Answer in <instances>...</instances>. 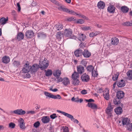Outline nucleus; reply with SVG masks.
<instances>
[{
	"label": "nucleus",
	"instance_id": "nucleus-1",
	"mask_svg": "<svg viewBox=\"0 0 132 132\" xmlns=\"http://www.w3.org/2000/svg\"><path fill=\"white\" fill-rule=\"evenodd\" d=\"M64 35L70 38L76 39L77 37L73 34L72 30L70 28L65 29L64 32Z\"/></svg>",
	"mask_w": 132,
	"mask_h": 132
},
{
	"label": "nucleus",
	"instance_id": "nucleus-2",
	"mask_svg": "<svg viewBox=\"0 0 132 132\" xmlns=\"http://www.w3.org/2000/svg\"><path fill=\"white\" fill-rule=\"evenodd\" d=\"M49 64L48 61L45 58L43 61L40 62V67L42 70L45 69L48 67Z\"/></svg>",
	"mask_w": 132,
	"mask_h": 132
},
{
	"label": "nucleus",
	"instance_id": "nucleus-3",
	"mask_svg": "<svg viewBox=\"0 0 132 132\" xmlns=\"http://www.w3.org/2000/svg\"><path fill=\"white\" fill-rule=\"evenodd\" d=\"M12 113L19 115H22L25 114L26 112L25 111L23 110L22 109H19L12 111Z\"/></svg>",
	"mask_w": 132,
	"mask_h": 132
},
{
	"label": "nucleus",
	"instance_id": "nucleus-4",
	"mask_svg": "<svg viewBox=\"0 0 132 132\" xmlns=\"http://www.w3.org/2000/svg\"><path fill=\"white\" fill-rule=\"evenodd\" d=\"M63 28L62 24L59 23L55 25L54 27L53 30L56 32L57 31L61 30Z\"/></svg>",
	"mask_w": 132,
	"mask_h": 132
},
{
	"label": "nucleus",
	"instance_id": "nucleus-5",
	"mask_svg": "<svg viewBox=\"0 0 132 132\" xmlns=\"http://www.w3.org/2000/svg\"><path fill=\"white\" fill-rule=\"evenodd\" d=\"M19 125L20 128L22 129H24L26 127L25 125V123H24V120L22 118H20L18 121Z\"/></svg>",
	"mask_w": 132,
	"mask_h": 132
},
{
	"label": "nucleus",
	"instance_id": "nucleus-6",
	"mask_svg": "<svg viewBox=\"0 0 132 132\" xmlns=\"http://www.w3.org/2000/svg\"><path fill=\"white\" fill-rule=\"evenodd\" d=\"M30 67L29 64L26 63L24 65V67L22 70V71L24 73H28L30 71Z\"/></svg>",
	"mask_w": 132,
	"mask_h": 132
},
{
	"label": "nucleus",
	"instance_id": "nucleus-7",
	"mask_svg": "<svg viewBox=\"0 0 132 132\" xmlns=\"http://www.w3.org/2000/svg\"><path fill=\"white\" fill-rule=\"evenodd\" d=\"M81 79L83 81L87 82L89 81L90 78L88 75L84 73L81 76Z\"/></svg>",
	"mask_w": 132,
	"mask_h": 132
},
{
	"label": "nucleus",
	"instance_id": "nucleus-8",
	"mask_svg": "<svg viewBox=\"0 0 132 132\" xmlns=\"http://www.w3.org/2000/svg\"><path fill=\"white\" fill-rule=\"evenodd\" d=\"M34 33L31 30H28L25 33L26 36L28 38H30L34 36Z\"/></svg>",
	"mask_w": 132,
	"mask_h": 132
},
{
	"label": "nucleus",
	"instance_id": "nucleus-9",
	"mask_svg": "<svg viewBox=\"0 0 132 132\" xmlns=\"http://www.w3.org/2000/svg\"><path fill=\"white\" fill-rule=\"evenodd\" d=\"M30 71L32 72H35L37 71V69L39 68V65L38 64H34L31 67L30 66Z\"/></svg>",
	"mask_w": 132,
	"mask_h": 132
},
{
	"label": "nucleus",
	"instance_id": "nucleus-10",
	"mask_svg": "<svg viewBox=\"0 0 132 132\" xmlns=\"http://www.w3.org/2000/svg\"><path fill=\"white\" fill-rule=\"evenodd\" d=\"M111 45H117L119 43L118 39L116 37H114L111 39Z\"/></svg>",
	"mask_w": 132,
	"mask_h": 132
},
{
	"label": "nucleus",
	"instance_id": "nucleus-11",
	"mask_svg": "<svg viewBox=\"0 0 132 132\" xmlns=\"http://www.w3.org/2000/svg\"><path fill=\"white\" fill-rule=\"evenodd\" d=\"M24 35L21 32H19L18 33L16 39L18 41H20L23 39L24 38Z\"/></svg>",
	"mask_w": 132,
	"mask_h": 132
},
{
	"label": "nucleus",
	"instance_id": "nucleus-12",
	"mask_svg": "<svg viewBox=\"0 0 132 132\" xmlns=\"http://www.w3.org/2000/svg\"><path fill=\"white\" fill-rule=\"evenodd\" d=\"M77 73L79 74H82L84 71V68L81 65L78 66L77 67Z\"/></svg>",
	"mask_w": 132,
	"mask_h": 132
},
{
	"label": "nucleus",
	"instance_id": "nucleus-13",
	"mask_svg": "<svg viewBox=\"0 0 132 132\" xmlns=\"http://www.w3.org/2000/svg\"><path fill=\"white\" fill-rule=\"evenodd\" d=\"M50 118L47 116H44L42 117V121L44 123H47L49 122Z\"/></svg>",
	"mask_w": 132,
	"mask_h": 132
},
{
	"label": "nucleus",
	"instance_id": "nucleus-14",
	"mask_svg": "<svg viewBox=\"0 0 132 132\" xmlns=\"http://www.w3.org/2000/svg\"><path fill=\"white\" fill-rule=\"evenodd\" d=\"M124 93L122 91H119L117 92L116 97L120 99L124 97Z\"/></svg>",
	"mask_w": 132,
	"mask_h": 132
},
{
	"label": "nucleus",
	"instance_id": "nucleus-15",
	"mask_svg": "<svg viewBox=\"0 0 132 132\" xmlns=\"http://www.w3.org/2000/svg\"><path fill=\"white\" fill-rule=\"evenodd\" d=\"M87 106L93 109L96 110L98 108L97 105L94 103H88L87 104Z\"/></svg>",
	"mask_w": 132,
	"mask_h": 132
},
{
	"label": "nucleus",
	"instance_id": "nucleus-16",
	"mask_svg": "<svg viewBox=\"0 0 132 132\" xmlns=\"http://www.w3.org/2000/svg\"><path fill=\"white\" fill-rule=\"evenodd\" d=\"M82 51L81 49H79L75 52L74 54L76 56L79 57L82 55Z\"/></svg>",
	"mask_w": 132,
	"mask_h": 132
},
{
	"label": "nucleus",
	"instance_id": "nucleus-17",
	"mask_svg": "<svg viewBox=\"0 0 132 132\" xmlns=\"http://www.w3.org/2000/svg\"><path fill=\"white\" fill-rule=\"evenodd\" d=\"M62 83L64 86H67L70 84V81L69 79L66 77L63 78Z\"/></svg>",
	"mask_w": 132,
	"mask_h": 132
},
{
	"label": "nucleus",
	"instance_id": "nucleus-18",
	"mask_svg": "<svg viewBox=\"0 0 132 132\" xmlns=\"http://www.w3.org/2000/svg\"><path fill=\"white\" fill-rule=\"evenodd\" d=\"M10 61V58L9 57L5 56L2 59V61L4 63L7 64Z\"/></svg>",
	"mask_w": 132,
	"mask_h": 132
},
{
	"label": "nucleus",
	"instance_id": "nucleus-19",
	"mask_svg": "<svg viewBox=\"0 0 132 132\" xmlns=\"http://www.w3.org/2000/svg\"><path fill=\"white\" fill-rule=\"evenodd\" d=\"M125 85V81L123 80H121L118 82L117 83V85L120 87H124Z\"/></svg>",
	"mask_w": 132,
	"mask_h": 132
},
{
	"label": "nucleus",
	"instance_id": "nucleus-20",
	"mask_svg": "<svg viewBox=\"0 0 132 132\" xmlns=\"http://www.w3.org/2000/svg\"><path fill=\"white\" fill-rule=\"evenodd\" d=\"M61 73L60 70H54L53 73V75L56 77H59Z\"/></svg>",
	"mask_w": 132,
	"mask_h": 132
},
{
	"label": "nucleus",
	"instance_id": "nucleus-21",
	"mask_svg": "<svg viewBox=\"0 0 132 132\" xmlns=\"http://www.w3.org/2000/svg\"><path fill=\"white\" fill-rule=\"evenodd\" d=\"M105 3L102 1H100L98 2L97 4V6L99 9H103L105 7Z\"/></svg>",
	"mask_w": 132,
	"mask_h": 132
},
{
	"label": "nucleus",
	"instance_id": "nucleus-22",
	"mask_svg": "<svg viewBox=\"0 0 132 132\" xmlns=\"http://www.w3.org/2000/svg\"><path fill=\"white\" fill-rule=\"evenodd\" d=\"M130 120L128 118H124L122 119V124L123 125H126L127 126L130 123Z\"/></svg>",
	"mask_w": 132,
	"mask_h": 132
},
{
	"label": "nucleus",
	"instance_id": "nucleus-23",
	"mask_svg": "<svg viewBox=\"0 0 132 132\" xmlns=\"http://www.w3.org/2000/svg\"><path fill=\"white\" fill-rule=\"evenodd\" d=\"M113 109V106L111 105V103H109L106 109V113L112 112Z\"/></svg>",
	"mask_w": 132,
	"mask_h": 132
},
{
	"label": "nucleus",
	"instance_id": "nucleus-24",
	"mask_svg": "<svg viewBox=\"0 0 132 132\" xmlns=\"http://www.w3.org/2000/svg\"><path fill=\"white\" fill-rule=\"evenodd\" d=\"M115 8L113 5L109 6L108 9V11L110 13H113L115 11Z\"/></svg>",
	"mask_w": 132,
	"mask_h": 132
},
{
	"label": "nucleus",
	"instance_id": "nucleus-25",
	"mask_svg": "<svg viewBox=\"0 0 132 132\" xmlns=\"http://www.w3.org/2000/svg\"><path fill=\"white\" fill-rule=\"evenodd\" d=\"M115 112L117 114H120L122 112V108L120 107H119L115 109Z\"/></svg>",
	"mask_w": 132,
	"mask_h": 132
},
{
	"label": "nucleus",
	"instance_id": "nucleus-26",
	"mask_svg": "<svg viewBox=\"0 0 132 132\" xmlns=\"http://www.w3.org/2000/svg\"><path fill=\"white\" fill-rule=\"evenodd\" d=\"M83 55L85 57H88L91 55V53L87 50H85L84 52L82 53Z\"/></svg>",
	"mask_w": 132,
	"mask_h": 132
},
{
	"label": "nucleus",
	"instance_id": "nucleus-27",
	"mask_svg": "<svg viewBox=\"0 0 132 132\" xmlns=\"http://www.w3.org/2000/svg\"><path fill=\"white\" fill-rule=\"evenodd\" d=\"M8 20V18H5L4 17H2L0 19V23L2 24H4L6 23Z\"/></svg>",
	"mask_w": 132,
	"mask_h": 132
},
{
	"label": "nucleus",
	"instance_id": "nucleus-28",
	"mask_svg": "<svg viewBox=\"0 0 132 132\" xmlns=\"http://www.w3.org/2000/svg\"><path fill=\"white\" fill-rule=\"evenodd\" d=\"M121 10L123 13H127L129 9L126 6H123L121 7Z\"/></svg>",
	"mask_w": 132,
	"mask_h": 132
},
{
	"label": "nucleus",
	"instance_id": "nucleus-29",
	"mask_svg": "<svg viewBox=\"0 0 132 132\" xmlns=\"http://www.w3.org/2000/svg\"><path fill=\"white\" fill-rule=\"evenodd\" d=\"M103 96L105 99L106 100H108L109 99V91H105L104 93Z\"/></svg>",
	"mask_w": 132,
	"mask_h": 132
},
{
	"label": "nucleus",
	"instance_id": "nucleus-30",
	"mask_svg": "<svg viewBox=\"0 0 132 132\" xmlns=\"http://www.w3.org/2000/svg\"><path fill=\"white\" fill-rule=\"evenodd\" d=\"M37 36L38 38L41 39H43L45 38L46 35L43 32H39L37 34Z\"/></svg>",
	"mask_w": 132,
	"mask_h": 132
},
{
	"label": "nucleus",
	"instance_id": "nucleus-31",
	"mask_svg": "<svg viewBox=\"0 0 132 132\" xmlns=\"http://www.w3.org/2000/svg\"><path fill=\"white\" fill-rule=\"evenodd\" d=\"M79 77V73L76 72H74L72 74V78L73 79H77Z\"/></svg>",
	"mask_w": 132,
	"mask_h": 132
},
{
	"label": "nucleus",
	"instance_id": "nucleus-32",
	"mask_svg": "<svg viewBox=\"0 0 132 132\" xmlns=\"http://www.w3.org/2000/svg\"><path fill=\"white\" fill-rule=\"evenodd\" d=\"M67 117L71 119L72 121L73 120V122L76 123H78V121L76 119L73 118V116L69 114Z\"/></svg>",
	"mask_w": 132,
	"mask_h": 132
},
{
	"label": "nucleus",
	"instance_id": "nucleus-33",
	"mask_svg": "<svg viewBox=\"0 0 132 132\" xmlns=\"http://www.w3.org/2000/svg\"><path fill=\"white\" fill-rule=\"evenodd\" d=\"M86 38V36L83 34H82L81 35H80L79 37L78 38V40L81 41L84 40Z\"/></svg>",
	"mask_w": 132,
	"mask_h": 132
},
{
	"label": "nucleus",
	"instance_id": "nucleus-34",
	"mask_svg": "<svg viewBox=\"0 0 132 132\" xmlns=\"http://www.w3.org/2000/svg\"><path fill=\"white\" fill-rule=\"evenodd\" d=\"M65 12L67 13H69L72 14L74 15H75V14H76V12L73 10L66 8Z\"/></svg>",
	"mask_w": 132,
	"mask_h": 132
},
{
	"label": "nucleus",
	"instance_id": "nucleus-35",
	"mask_svg": "<svg viewBox=\"0 0 132 132\" xmlns=\"http://www.w3.org/2000/svg\"><path fill=\"white\" fill-rule=\"evenodd\" d=\"M45 71H46L45 75L47 76L48 77L52 75V71L48 69L47 71L45 70Z\"/></svg>",
	"mask_w": 132,
	"mask_h": 132
},
{
	"label": "nucleus",
	"instance_id": "nucleus-36",
	"mask_svg": "<svg viewBox=\"0 0 132 132\" xmlns=\"http://www.w3.org/2000/svg\"><path fill=\"white\" fill-rule=\"evenodd\" d=\"M44 94L46 96V98L49 97L52 98L53 94H52L46 91L44 92Z\"/></svg>",
	"mask_w": 132,
	"mask_h": 132
},
{
	"label": "nucleus",
	"instance_id": "nucleus-37",
	"mask_svg": "<svg viewBox=\"0 0 132 132\" xmlns=\"http://www.w3.org/2000/svg\"><path fill=\"white\" fill-rule=\"evenodd\" d=\"M94 67L93 66L91 65L88 66L86 68L87 70L88 71L90 72H92L94 69Z\"/></svg>",
	"mask_w": 132,
	"mask_h": 132
},
{
	"label": "nucleus",
	"instance_id": "nucleus-38",
	"mask_svg": "<svg viewBox=\"0 0 132 132\" xmlns=\"http://www.w3.org/2000/svg\"><path fill=\"white\" fill-rule=\"evenodd\" d=\"M113 102L115 104H118L120 102V99L118 98L117 97L114 98L113 100Z\"/></svg>",
	"mask_w": 132,
	"mask_h": 132
},
{
	"label": "nucleus",
	"instance_id": "nucleus-39",
	"mask_svg": "<svg viewBox=\"0 0 132 132\" xmlns=\"http://www.w3.org/2000/svg\"><path fill=\"white\" fill-rule=\"evenodd\" d=\"M127 76L130 80L132 79V70L129 71L127 73Z\"/></svg>",
	"mask_w": 132,
	"mask_h": 132
},
{
	"label": "nucleus",
	"instance_id": "nucleus-40",
	"mask_svg": "<svg viewBox=\"0 0 132 132\" xmlns=\"http://www.w3.org/2000/svg\"><path fill=\"white\" fill-rule=\"evenodd\" d=\"M72 84L74 85H78L79 83V81L78 79H73Z\"/></svg>",
	"mask_w": 132,
	"mask_h": 132
},
{
	"label": "nucleus",
	"instance_id": "nucleus-41",
	"mask_svg": "<svg viewBox=\"0 0 132 132\" xmlns=\"http://www.w3.org/2000/svg\"><path fill=\"white\" fill-rule=\"evenodd\" d=\"M63 35L61 31L58 32L56 35V37L58 39H61L63 37Z\"/></svg>",
	"mask_w": 132,
	"mask_h": 132
},
{
	"label": "nucleus",
	"instance_id": "nucleus-42",
	"mask_svg": "<svg viewBox=\"0 0 132 132\" xmlns=\"http://www.w3.org/2000/svg\"><path fill=\"white\" fill-rule=\"evenodd\" d=\"M63 79L62 77H57L55 79V81H56L57 83L62 82L63 81Z\"/></svg>",
	"mask_w": 132,
	"mask_h": 132
},
{
	"label": "nucleus",
	"instance_id": "nucleus-43",
	"mask_svg": "<svg viewBox=\"0 0 132 132\" xmlns=\"http://www.w3.org/2000/svg\"><path fill=\"white\" fill-rule=\"evenodd\" d=\"M52 98L54 99H60L61 98V97L59 94H57L56 95H54L52 94Z\"/></svg>",
	"mask_w": 132,
	"mask_h": 132
},
{
	"label": "nucleus",
	"instance_id": "nucleus-44",
	"mask_svg": "<svg viewBox=\"0 0 132 132\" xmlns=\"http://www.w3.org/2000/svg\"><path fill=\"white\" fill-rule=\"evenodd\" d=\"M13 64L14 67H17L20 65V62L18 61H15Z\"/></svg>",
	"mask_w": 132,
	"mask_h": 132
},
{
	"label": "nucleus",
	"instance_id": "nucleus-45",
	"mask_svg": "<svg viewBox=\"0 0 132 132\" xmlns=\"http://www.w3.org/2000/svg\"><path fill=\"white\" fill-rule=\"evenodd\" d=\"M119 75V74L118 73H117L116 74H115L112 77L113 80L114 81L117 80L118 78Z\"/></svg>",
	"mask_w": 132,
	"mask_h": 132
},
{
	"label": "nucleus",
	"instance_id": "nucleus-46",
	"mask_svg": "<svg viewBox=\"0 0 132 132\" xmlns=\"http://www.w3.org/2000/svg\"><path fill=\"white\" fill-rule=\"evenodd\" d=\"M127 128L128 130L130 131H132V123H129L127 125Z\"/></svg>",
	"mask_w": 132,
	"mask_h": 132
},
{
	"label": "nucleus",
	"instance_id": "nucleus-47",
	"mask_svg": "<svg viewBox=\"0 0 132 132\" xmlns=\"http://www.w3.org/2000/svg\"><path fill=\"white\" fill-rule=\"evenodd\" d=\"M15 126V124L13 122L10 123L9 125V128L13 129L14 128Z\"/></svg>",
	"mask_w": 132,
	"mask_h": 132
},
{
	"label": "nucleus",
	"instance_id": "nucleus-48",
	"mask_svg": "<svg viewBox=\"0 0 132 132\" xmlns=\"http://www.w3.org/2000/svg\"><path fill=\"white\" fill-rule=\"evenodd\" d=\"M99 34V32H96L95 33H94L93 32L90 33L89 35V36L90 37H92L94 36H96Z\"/></svg>",
	"mask_w": 132,
	"mask_h": 132
},
{
	"label": "nucleus",
	"instance_id": "nucleus-49",
	"mask_svg": "<svg viewBox=\"0 0 132 132\" xmlns=\"http://www.w3.org/2000/svg\"><path fill=\"white\" fill-rule=\"evenodd\" d=\"M81 28L83 30H87L91 29V28L90 26H84L82 27Z\"/></svg>",
	"mask_w": 132,
	"mask_h": 132
},
{
	"label": "nucleus",
	"instance_id": "nucleus-50",
	"mask_svg": "<svg viewBox=\"0 0 132 132\" xmlns=\"http://www.w3.org/2000/svg\"><path fill=\"white\" fill-rule=\"evenodd\" d=\"M92 76L94 77H96L98 75L97 72L95 70H93L92 72Z\"/></svg>",
	"mask_w": 132,
	"mask_h": 132
},
{
	"label": "nucleus",
	"instance_id": "nucleus-51",
	"mask_svg": "<svg viewBox=\"0 0 132 132\" xmlns=\"http://www.w3.org/2000/svg\"><path fill=\"white\" fill-rule=\"evenodd\" d=\"M40 125V123L38 121H37L34 123V126L35 128H37L39 127Z\"/></svg>",
	"mask_w": 132,
	"mask_h": 132
},
{
	"label": "nucleus",
	"instance_id": "nucleus-52",
	"mask_svg": "<svg viewBox=\"0 0 132 132\" xmlns=\"http://www.w3.org/2000/svg\"><path fill=\"white\" fill-rule=\"evenodd\" d=\"M57 111L59 113H60L62 114L63 115H64V116H65L67 117H68V115L69 114H68L67 113L65 112H63L62 111H60L59 110H57Z\"/></svg>",
	"mask_w": 132,
	"mask_h": 132
},
{
	"label": "nucleus",
	"instance_id": "nucleus-53",
	"mask_svg": "<svg viewBox=\"0 0 132 132\" xmlns=\"http://www.w3.org/2000/svg\"><path fill=\"white\" fill-rule=\"evenodd\" d=\"M36 113V112L34 111H31L27 112V114H34Z\"/></svg>",
	"mask_w": 132,
	"mask_h": 132
},
{
	"label": "nucleus",
	"instance_id": "nucleus-54",
	"mask_svg": "<svg viewBox=\"0 0 132 132\" xmlns=\"http://www.w3.org/2000/svg\"><path fill=\"white\" fill-rule=\"evenodd\" d=\"M85 22V21L82 19H80L78 20L77 22V23L80 24H82Z\"/></svg>",
	"mask_w": 132,
	"mask_h": 132
},
{
	"label": "nucleus",
	"instance_id": "nucleus-55",
	"mask_svg": "<svg viewBox=\"0 0 132 132\" xmlns=\"http://www.w3.org/2000/svg\"><path fill=\"white\" fill-rule=\"evenodd\" d=\"M66 8L63 7L62 6H60V7H58L57 9L60 10L64 12L65 11Z\"/></svg>",
	"mask_w": 132,
	"mask_h": 132
},
{
	"label": "nucleus",
	"instance_id": "nucleus-56",
	"mask_svg": "<svg viewBox=\"0 0 132 132\" xmlns=\"http://www.w3.org/2000/svg\"><path fill=\"white\" fill-rule=\"evenodd\" d=\"M131 23L128 22H127L123 23V25L124 26H131Z\"/></svg>",
	"mask_w": 132,
	"mask_h": 132
},
{
	"label": "nucleus",
	"instance_id": "nucleus-57",
	"mask_svg": "<svg viewBox=\"0 0 132 132\" xmlns=\"http://www.w3.org/2000/svg\"><path fill=\"white\" fill-rule=\"evenodd\" d=\"M50 117L51 119H54L56 118L57 116H56V114L53 113L52 114L50 115Z\"/></svg>",
	"mask_w": 132,
	"mask_h": 132
},
{
	"label": "nucleus",
	"instance_id": "nucleus-58",
	"mask_svg": "<svg viewBox=\"0 0 132 132\" xmlns=\"http://www.w3.org/2000/svg\"><path fill=\"white\" fill-rule=\"evenodd\" d=\"M75 18L74 17H71L68 18L67 20L69 21H71L75 20Z\"/></svg>",
	"mask_w": 132,
	"mask_h": 132
},
{
	"label": "nucleus",
	"instance_id": "nucleus-59",
	"mask_svg": "<svg viewBox=\"0 0 132 132\" xmlns=\"http://www.w3.org/2000/svg\"><path fill=\"white\" fill-rule=\"evenodd\" d=\"M50 1L52 2L53 3L55 4L56 5H58L59 4H58V2H59L55 0H50Z\"/></svg>",
	"mask_w": 132,
	"mask_h": 132
},
{
	"label": "nucleus",
	"instance_id": "nucleus-60",
	"mask_svg": "<svg viewBox=\"0 0 132 132\" xmlns=\"http://www.w3.org/2000/svg\"><path fill=\"white\" fill-rule=\"evenodd\" d=\"M80 93L83 95L87 93V90L85 89L81 91Z\"/></svg>",
	"mask_w": 132,
	"mask_h": 132
},
{
	"label": "nucleus",
	"instance_id": "nucleus-61",
	"mask_svg": "<svg viewBox=\"0 0 132 132\" xmlns=\"http://www.w3.org/2000/svg\"><path fill=\"white\" fill-rule=\"evenodd\" d=\"M106 113L108 115V118H111L113 116L112 112Z\"/></svg>",
	"mask_w": 132,
	"mask_h": 132
},
{
	"label": "nucleus",
	"instance_id": "nucleus-62",
	"mask_svg": "<svg viewBox=\"0 0 132 132\" xmlns=\"http://www.w3.org/2000/svg\"><path fill=\"white\" fill-rule=\"evenodd\" d=\"M17 5L18 7V11L19 12H20L21 10V8L20 7V4L19 3H18L17 4Z\"/></svg>",
	"mask_w": 132,
	"mask_h": 132
},
{
	"label": "nucleus",
	"instance_id": "nucleus-63",
	"mask_svg": "<svg viewBox=\"0 0 132 132\" xmlns=\"http://www.w3.org/2000/svg\"><path fill=\"white\" fill-rule=\"evenodd\" d=\"M63 130V132H69V131L68 128L67 127H65Z\"/></svg>",
	"mask_w": 132,
	"mask_h": 132
},
{
	"label": "nucleus",
	"instance_id": "nucleus-64",
	"mask_svg": "<svg viewBox=\"0 0 132 132\" xmlns=\"http://www.w3.org/2000/svg\"><path fill=\"white\" fill-rule=\"evenodd\" d=\"M85 101L87 102H94V100L93 99H90L89 100H85Z\"/></svg>",
	"mask_w": 132,
	"mask_h": 132
}]
</instances>
